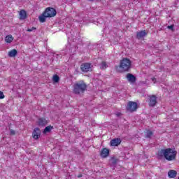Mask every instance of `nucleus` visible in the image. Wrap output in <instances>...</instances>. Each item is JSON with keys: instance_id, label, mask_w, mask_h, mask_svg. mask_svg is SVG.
Segmentation results:
<instances>
[{"instance_id": "nucleus-7", "label": "nucleus", "mask_w": 179, "mask_h": 179, "mask_svg": "<svg viewBox=\"0 0 179 179\" xmlns=\"http://www.w3.org/2000/svg\"><path fill=\"white\" fill-rule=\"evenodd\" d=\"M157 103V97H156V95L150 96V102H149L150 107H155Z\"/></svg>"}, {"instance_id": "nucleus-31", "label": "nucleus", "mask_w": 179, "mask_h": 179, "mask_svg": "<svg viewBox=\"0 0 179 179\" xmlns=\"http://www.w3.org/2000/svg\"><path fill=\"white\" fill-rule=\"evenodd\" d=\"M178 179H179V177H178Z\"/></svg>"}, {"instance_id": "nucleus-2", "label": "nucleus", "mask_w": 179, "mask_h": 179, "mask_svg": "<svg viewBox=\"0 0 179 179\" xmlns=\"http://www.w3.org/2000/svg\"><path fill=\"white\" fill-rule=\"evenodd\" d=\"M73 87V93L74 94H83L87 90V85L83 80L76 83Z\"/></svg>"}, {"instance_id": "nucleus-12", "label": "nucleus", "mask_w": 179, "mask_h": 179, "mask_svg": "<svg viewBox=\"0 0 179 179\" xmlns=\"http://www.w3.org/2000/svg\"><path fill=\"white\" fill-rule=\"evenodd\" d=\"M110 155V150L107 148H103L101 152V157L103 159L107 157Z\"/></svg>"}, {"instance_id": "nucleus-30", "label": "nucleus", "mask_w": 179, "mask_h": 179, "mask_svg": "<svg viewBox=\"0 0 179 179\" xmlns=\"http://www.w3.org/2000/svg\"><path fill=\"white\" fill-rule=\"evenodd\" d=\"M90 1H94V0H90Z\"/></svg>"}, {"instance_id": "nucleus-11", "label": "nucleus", "mask_w": 179, "mask_h": 179, "mask_svg": "<svg viewBox=\"0 0 179 179\" xmlns=\"http://www.w3.org/2000/svg\"><path fill=\"white\" fill-rule=\"evenodd\" d=\"M121 144V138H114L110 141V145L111 146H118Z\"/></svg>"}, {"instance_id": "nucleus-28", "label": "nucleus", "mask_w": 179, "mask_h": 179, "mask_svg": "<svg viewBox=\"0 0 179 179\" xmlns=\"http://www.w3.org/2000/svg\"><path fill=\"white\" fill-rule=\"evenodd\" d=\"M10 132L13 135H15V131H11Z\"/></svg>"}, {"instance_id": "nucleus-27", "label": "nucleus", "mask_w": 179, "mask_h": 179, "mask_svg": "<svg viewBox=\"0 0 179 179\" xmlns=\"http://www.w3.org/2000/svg\"><path fill=\"white\" fill-rule=\"evenodd\" d=\"M82 176H83V175L80 173V174L78 175L77 177H78V178H82Z\"/></svg>"}, {"instance_id": "nucleus-16", "label": "nucleus", "mask_w": 179, "mask_h": 179, "mask_svg": "<svg viewBox=\"0 0 179 179\" xmlns=\"http://www.w3.org/2000/svg\"><path fill=\"white\" fill-rule=\"evenodd\" d=\"M17 55V50L15 49H13L8 52V57H10L11 58H13V57H16Z\"/></svg>"}, {"instance_id": "nucleus-15", "label": "nucleus", "mask_w": 179, "mask_h": 179, "mask_svg": "<svg viewBox=\"0 0 179 179\" xmlns=\"http://www.w3.org/2000/svg\"><path fill=\"white\" fill-rule=\"evenodd\" d=\"M27 17V13H26V10H21L20 12V20H24Z\"/></svg>"}, {"instance_id": "nucleus-20", "label": "nucleus", "mask_w": 179, "mask_h": 179, "mask_svg": "<svg viewBox=\"0 0 179 179\" xmlns=\"http://www.w3.org/2000/svg\"><path fill=\"white\" fill-rule=\"evenodd\" d=\"M153 136V132L150 130H148L146 132L145 138H148L150 139Z\"/></svg>"}, {"instance_id": "nucleus-10", "label": "nucleus", "mask_w": 179, "mask_h": 179, "mask_svg": "<svg viewBox=\"0 0 179 179\" xmlns=\"http://www.w3.org/2000/svg\"><path fill=\"white\" fill-rule=\"evenodd\" d=\"M127 79L129 82H131V83H135L136 82V77H135V76L131 73H128L127 75Z\"/></svg>"}, {"instance_id": "nucleus-21", "label": "nucleus", "mask_w": 179, "mask_h": 179, "mask_svg": "<svg viewBox=\"0 0 179 179\" xmlns=\"http://www.w3.org/2000/svg\"><path fill=\"white\" fill-rule=\"evenodd\" d=\"M53 82H55V83H57V82H59V76L55 75L53 76Z\"/></svg>"}, {"instance_id": "nucleus-26", "label": "nucleus", "mask_w": 179, "mask_h": 179, "mask_svg": "<svg viewBox=\"0 0 179 179\" xmlns=\"http://www.w3.org/2000/svg\"><path fill=\"white\" fill-rule=\"evenodd\" d=\"M152 80L154 83H156V78H152Z\"/></svg>"}, {"instance_id": "nucleus-9", "label": "nucleus", "mask_w": 179, "mask_h": 179, "mask_svg": "<svg viewBox=\"0 0 179 179\" xmlns=\"http://www.w3.org/2000/svg\"><path fill=\"white\" fill-rule=\"evenodd\" d=\"M145 36H148V33H146V30H143L137 32L136 38L138 40H141V38H143Z\"/></svg>"}, {"instance_id": "nucleus-17", "label": "nucleus", "mask_w": 179, "mask_h": 179, "mask_svg": "<svg viewBox=\"0 0 179 179\" xmlns=\"http://www.w3.org/2000/svg\"><path fill=\"white\" fill-rule=\"evenodd\" d=\"M99 68H100V69H102V70L107 69V68H108V65L107 64V62H102L99 64Z\"/></svg>"}, {"instance_id": "nucleus-29", "label": "nucleus", "mask_w": 179, "mask_h": 179, "mask_svg": "<svg viewBox=\"0 0 179 179\" xmlns=\"http://www.w3.org/2000/svg\"><path fill=\"white\" fill-rule=\"evenodd\" d=\"M118 116L121 115V113L117 114Z\"/></svg>"}, {"instance_id": "nucleus-4", "label": "nucleus", "mask_w": 179, "mask_h": 179, "mask_svg": "<svg viewBox=\"0 0 179 179\" xmlns=\"http://www.w3.org/2000/svg\"><path fill=\"white\" fill-rule=\"evenodd\" d=\"M132 66V62L128 58H124L120 62V68L123 72H128Z\"/></svg>"}, {"instance_id": "nucleus-5", "label": "nucleus", "mask_w": 179, "mask_h": 179, "mask_svg": "<svg viewBox=\"0 0 179 179\" xmlns=\"http://www.w3.org/2000/svg\"><path fill=\"white\" fill-rule=\"evenodd\" d=\"M137 109H138V103L136 102L129 101L127 106V111H129L130 113H134V111H135Z\"/></svg>"}, {"instance_id": "nucleus-23", "label": "nucleus", "mask_w": 179, "mask_h": 179, "mask_svg": "<svg viewBox=\"0 0 179 179\" xmlns=\"http://www.w3.org/2000/svg\"><path fill=\"white\" fill-rule=\"evenodd\" d=\"M0 99H5V95L3 94V92L2 91H0Z\"/></svg>"}, {"instance_id": "nucleus-25", "label": "nucleus", "mask_w": 179, "mask_h": 179, "mask_svg": "<svg viewBox=\"0 0 179 179\" xmlns=\"http://www.w3.org/2000/svg\"><path fill=\"white\" fill-rule=\"evenodd\" d=\"M34 30H36V27H33L31 29H28L27 31H33Z\"/></svg>"}, {"instance_id": "nucleus-6", "label": "nucleus", "mask_w": 179, "mask_h": 179, "mask_svg": "<svg viewBox=\"0 0 179 179\" xmlns=\"http://www.w3.org/2000/svg\"><path fill=\"white\" fill-rule=\"evenodd\" d=\"M92 64L83 63L81 64L80 69L82 72H92Z\"/></svg>"}, {"instance_id": "nucleus-18", "label": "nucleus", "mask_w": 179, "mask_h": 179, "mask_svg": "<svg viewBox=\"0 0 179 179\" xmlns=\"http://www.w3.org/2000/svg\"><path fill=\"white\" fill-rule=\"evenodd\" d=\"M5 41L6 43H12V41H13V37L12 36V35H8L6 36L5 38Z\"/></svg>"}, {"instance_id": "nucleus-19", "label": "nucleus", "mask_w": 179, "mask_h": 179, "mask_svg": "<svg viewBox=\"0 0 179 179\" xmlns=\"http://www.w3.org/2000/svg\"><path fill=\"white\" fill-rule=\"evenodd\" d=\"M52 129H54V127H52V126H48V127H46L44 129L43 132H44V134H47L48 132H51Z\"/></svg>"}, {"instance_id": "nucleus-22", "label": "nucleus", "mask_w": 179, "mask_h": 179, "mask_svg": "<svg viewBox=\"0 0 179 179\" xmlns=\"http://www.w3.org/2000/svg\"><path fill=\"white\" fill-rule=\"evenodd\" d=\"M111 163L113 166H115V164H117V163H118V159L112 158Z\"/></svg>"}, {"instance_id": "nucleus-8", "label": "nucleus", "mask_w": 179, "mask_h": 179, "mask_svg": "<svg viewBox=\"0 0 179 179\" xmlns=\"http://www.w3.org/2000/svg\"><path fill=\"white\" fill-rule=\"evenodd\" d=\"M41 135V131L38 128H35L32 132L34 139H38Z\"/></svg>"}, {"instance_id": "nucleus-1", "label": "nucleus", "mask_w": 179, "mask_h": 179, "mask_svg": "<svg viewBox=\"0 0 179 179\" xmlns=\"http://www.w3.org/2000/svg\"><path fill=\"white\" fill-rule=\"evenodd\" d=\"M159 157H164L168 162L176 160L177 157V151L173 148L162 149L158 151Z\"/></svg>"}, {"instance_id": "nucleus-3", "label": "nucleus", "mask_w": 179, "mask_h": 179, "mask_svg": "<svg viewBox=\"0 0 179 179\" xmlns=\"http://www.w3.org/2000/svg\"><path fill=\"white\" fill-rule=\"evenodd\" d=\"M57 15V10L54 8L48 7L45 9L43 13L39 16V22L45 23L47 17H54Z\"/></svg>"}, {"instance_id": "nucleus-13", "label": "nucleus", "mask_w": 179, "mask_h": 179, "mask_svg": "<svg viewBox=\"0 0 179 179\" xmlns=\"http://www.w3.org/2000/svg\"><path fill=\"white\" fill-rule=\"evenodd\" d=\"M48 122H47V120L43 117H41L38 120V125L40 127H45V124H48Z\"/></svg>"}, {"instance_id": "nucleus-14", "label": "nucleus", "mask_w": 179, "mask_h": 179, "mask_svg": "<svg viewBox=\"0 0 179 179\" xmlns=\"http://www.w3.org/2000/svg\"><path fill=\"white\" fill-rule=\"evenodd\" d=\"M168 176H169V178H176V177H177V171L170 170L168 172Z\"/></svg>"}, {"instance_id": "nucleus-24", "label": "nucleus", "mask_w": 179, "mask_h": 179, "mask_svg": "<svg viewBox=\"0 0 179 179\" xmlns=\"http://www.w3.org/2000/svg\"><path fill=\"white\" fill-rule=\"evenodd\" d=\"M168 29H169L170 30H174V25L172 24L171 26H168Z\"/></svg>"}]
</instances>
